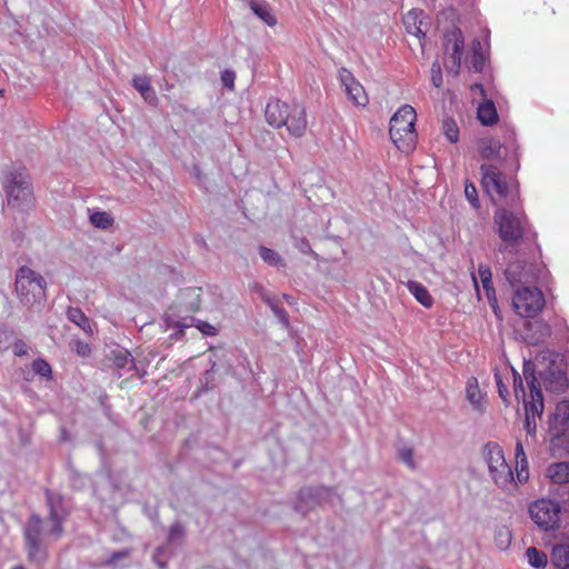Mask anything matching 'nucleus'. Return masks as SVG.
Returning <instances> with one entry per match:
<instances>
[{
    "label": "nucleus",
    "instance_id": "22",
    "mask_svg": "<svg viewBox=\"0 0 569 569\" xmlns=\"http://www.w3.org/2000/svg\"><path fill=\"white\" fill-rule=\"evenodd\" d=\"M550 561L556 569L569 568V545H556L551 550Z\"/></svg>",
    "mask_w": 569,
    "mask_h": 569
},
{
    "label": "nucleus",
    "instance_id": "27",
    "mask_svg": "<svg viewBox=\"0 0 569 569\" xmlns=\"http://www.w3.org/2000/svg\"><path fill=\"white\" fill-rule=\"evenodd\" d=\"M419 13L416 10L409 11L405 18L403 23L407 31L418 38L425 37V33L421 30V21H418Z\"/></svg>",
    "mask_w": 569,
    "mask_h": 569
},
{
    "label": "nucleus",
    "instance_id": "14",
    "mask_svg": "<svg viewBox=\"0 0 569 569\" xmlns=\"http://www.w3.org/2000/svg\"><path fill=\"white\" fill-rule=\"evenodd\" d=\"M340 80L345 87V91L348 96V99L358 107H366L369 103V97L363 88V86L356 80L353 74L342 68L339 71Z\"/></svg>",
    "mask_w": 569,
    "mask_h": 569
},
{
    "label": "nucleus",
    "instance_id": "25",
    "mask_svg": "<svg viewBox=\"0 0 569 569\" xmlns=\"http://www.w3.org/2000/svg\"><path fill=\"white\" fill-rule=\"evenodd\" d=\"M466 396L468 401L476 408L481 409L482 407V395L478 387L476 378H470L467 382Z\"/></svg>",
    "mask_w": 569,
    "mask_h": 569
},
{
    "label": "nucleus",
    "instance_id": "7",
    "mask_svg": "<svg viewBox=\"0 0 569 569\" xmlns=\"http://www.w3.org/2000/svg\"><path fill=\"white\" fill-rule=\"evenodd\" d=\"M523 376L530 390V400H527L522 379L517 372H513L515 395L517 399L521 398L523 400L526 417L531 419H540L545 408L543 396L541 392L540 383L535 376L533 365L531 362H525Z\"/></svg>",
    "mask_w": 569,
    "mask_h": 569
},
{
    "label": "nucleus",
    "instance_id": "42",
    "mask_svg": "<svg viewBox=\"0 0 569 569\" xmlns=\"http://www.w3.org/2000/svg\"><path fill=\"white\" fill-rule=\"evenodd\" d=\"M73 350L77 352V355H79L80 357H83V358L89 357L91 353V348H90L89 343L81 341V340L74 341Z\"/></svg>",
    "mask_w": 569,
    "mask_h": 569
},
{
    "label": "nucleus",
    "instance_id": "48",
    "mask_svg": "<svg viewBox=\"0 0 569 569\" xmlns=\"http://www.w3.org/2000/svg\"><path fill=\"white\" fill-rule=\"evenodd\" d=\"M525 428H526L528 435L535 436L536 430H537V419H533V418L531 419L529 417H526Z\"/></svg>",
    "mask_w": 569,
    "mask_h": 569
},
{
    "label": "nucleus",
    "instance_id": "1",
    "mask_svg": "<svg viewBox=\"0 0 569 569\" xmlns=\"http://www.w3.org/2000/svg\"><path fill=\"white\" fill-rule=\"evenodd\" d=\"M47 503L49 517L46 522L36 515H32L23 530L24 547L28 560L32 563H41L47 560L44 543L57 541L63 533V521L67 512L62 507V498L47 491Z\"/></svg>",
    "mask_w": 569,
    "mask_h": 569
},
{
    "label": "nucleus",
    "instance_id": "29",
    "mask_svg": "<svg viewBox=\"0 0 569 569\" xmlns=\"http://www.w3.org/2000/svg\"><path fill=\"white\" fill-rule=\"evenodd\" d=\"M478 277L480 278L482 287L486 290L488 298L490 299L491 295L495 296V288L491 281L492 273L490 267L487 264H480L478 268Z\"/></svg>",
    "mask_w": 569,
    "mask_h": 569
},
{
    "label": "nucleus",
    "instance_id": "19",
    "mask_svg": "<svg viewBox=\"0 0 569 569\" xmlns=\"http://www.w3.org/2000/svg\"><path fill=\"white\" fill-rule=\"evenodd\" d=\"M132 84L136 90L140 92L142 98L150 104L156 106L158 102V98L156 96V92L152 90L150 86V80L148 77L144 76H136L132 79Z\"/></svg>",
    "mask_w": 569,
    "mask_h": 569
},
{
    "label": "nucleus",
    "instance_id": "44",
    "mask_svg": "<svg viewBox=\"0 0 569 569\" xmlns=\"http://www.w3.org/2000/svg\"><path fill=\"white\" fill-rule=\"evenodd\" d=\"M236 73L231 70H223L221 72V81L224 87L232 90L234 88Z\"/></svg>",
    "mask_w": 569,
    "mask_h": 569
},
{
    "label": "nucleus",
    "instance_id": "30",
    "mask_svg": "<svg viewBox=\"0 0 569 569\" xmlns=\"http://www.w3.org/2000/svg\"><path fill=\"white\" fill-rule=\"evenodd\" d=\"M528 562L533 568H545L548 563L547 555L536 547H529L526 551Z\"/></svg>",
    "mask_w": 569,
    "mask_h": 569
},
{
    "label": "nucleus",
    "instance_id": "4",
    "mask_svg": "<svg viewBox=\"0 0 569 569\" xmlns=\"http://www.w3.org/2000/svg\"><path fill=\"white\" fill-rule=\"evenodd\" d=\"M416 120V110L409 104L400 107L390 119L389 134L401 152L409 153L416 148L418 139Z\"/></svg>",
    "mask_w": 569,
    "mask_h": 569
},
{
    "label": "nucleus",
    "instance_id": "32",
    "mask_svg": "<svg viewBox=\"0 0 569 569\" xmlns=\"http://www.w3.org/2000/svg\"><path fill=\"white\" fill-rule=\"evenodd\" d=\"M259 253H260L261 259L270 266H282L283 264L282 258L280 257V254L270 248L261 246L259 248Z\"/></svg>",
    "mask_w": 569,
    "mask_h": 569
},
{
    "label": "nucleus",
    "instance_id": "31",
    "mask_svg": "<svg viewBox=\"0 0 569 569\" xmlns=\"http://www.w3.org/2000/svg\"><path fill=\"white\" fill-rule=\"evenodd\" d=\"M442 131L451 143H456L459 140V128L453 119H443Z\"/></svg>",
    "mask_w": 569,
    "mask_h": 569
},
{
    "label": "nucleus",
    "instance_id": "17",
    "mask_svg": "<svg viewBox=\"0 0 569 569\" xmlns=\"http://www.w3.org/2000/svg\"><path fill=\"white\" fill-rule=\"evenodd\" d=\"M540 377L546 390L555 393L566 391L568 388V378L565 371L556 368H549L540 372Z\"/></svg>",
    "mask_w": 569,
    "mask_h": 569
},
{
    "label": "nucleus",
    "instance_id": "46",
    "mask_svg": "<svg viewBox=\"0 0 569 569\" xmlns=\"http://www.w3.org/2000/svg\"><path fill=\"white\" fill-rule=\"evenodd\" d=\"M183 527L180 523H174L170 527L169 539L176 540L183 537Z\"/></svg>",
    "mask_w": 569,
    "mask_h": 569
},
{
    "label": "nucleus",
    "instance_id": "49",
    "mask_svg": "<svg viewBox=\"0 0 569 569\" xmlns=\"http://www.w3.org/2000/svg\"><path fill=\"white\" fill-rule=\"evenodd\" d=\"M515 460H516V462L517 461L523 462V460H527V456L525 453V449H523L521 441H517V443H516Z\"/></svg>",
    "mask_w": 569,
    "mask_h": 569
},
{
    "label": "nucleus",
    "instance_id": "24",
    "mask_svg": "<svg viewBox=\"0 0 569 569\" xmlns=\"http://www.w3.org/2000/svg\"><path fill=\"white\" fill-rule=\"evenodd\" d=\"M67 317L71 322H73L79 328H81L86 333H89V335L93 333V328L90 323V320L81 309L70 307L67 310Z\"/></svg>",
    "mask_w": 569,
    "mask_h": 569
},
{
    "label": "nucleus",
    "instance_id": "16",
    "mask_svg": "<svg viewBox=\"0 0 569 569\" xmlns=\"http://www.w3.org/2000/svg\"><path fill=\"white\" fill-rule=\"evenodd\" d=\"M550 336L551 328L543 320L537 319L525 325L523 339L529 345L537 346L543 343Z\"/></svg>",
    "mask_w": 569,
    "mask_h": 569
},
{
    "label": "nucleus",
    "instance_id": "50",
    "mask_svg": "<svg viewBox=\"0 0 569 569\" xmlns=\"http://www.w3.org/2000/svg\"><path fill=\"white\" fill-rule=\"evenodd\" d=\"M127 555H128L127 552H121V553L120 552H116V553L112 555L111 561H116L117 559L126 557Z\"/></svg>",
    "mask_w": 569,
    "mask_h": 569
},
{
    "label": "nucleus",
    "instance_id": "18",
    "mask_svg": "<svg viewBox=\"0 0 569 569\" xmlns=\"http://www.w3.org/2000/svg\"><path fill=\"white\" fill-rule=\"evenodd\" d=\"M551 426L559 428L556 431L557 435H560L567 427H569V400H561L557 403Z\"/></svg>",
    "mask_w": 569,
    "mask_h": 569
},
{
    "label": "nucleus",
    "instance_id": "6",
    "mask_svg": "<svg viewBox=\"0 0 569 569\" xmlns=\"http://www.w3.org/2000/svg\"><path fill=\"white\" fill-rule=\"evenodd\" d=\"M47 282L44 278L27 266L16 272V291L20 302L28 307L41 306L46 301Z\"/></svg>",
    "mask_w": 569,
    "mask_h": 569
},
{
    "label": "nucleus",
    "instance_id": "33",
    "mask_svg": "<svg viewBox=\"0 0 569 569\" xmlns=\"http://www.w3.org/2000/svg\"><path fill=\"white\" fill-rule=\"evenodd\" d=\"M32 370L39 377L51 380L52 379V369L48 361L44 359H37L32 362Z\"/></svg>",
    "mask_w": 569,
    "mask_h": 569
},
{
    "label": "nucleus",
    "instance_id": "5",
    "mask_svg": "<svg viewBox=\"0 0 569 569\" xmlns=\"http://www.w3.org/2000/svg\"><path fill=\"white\" fill-rule=\"evenodd\" d=\"M481 457L495 485L503 491L512 492L516 489L515 475L505 458L502 447L490 441L482 447Z\"/></svg>",
    "mask_w": 569,
    "mask_h": 569
},
{
    "label": "nucleus",
    "instance_id": "34",
    "mask_svg": "<svg viewBox=\"0 0 569 569\" xmlns=\"http://www.w3.org/2000/svg\"><path fill=\"white\" fill-rule=\"evenodd\" d=\"M511 532L507 527H501L496 531L495 541L499 549L505 550L511 542Z\"/></svg>",
    "mask_w": 569,
    "mask_h": 569
},
{
    "label": "nucleus",
    "instance_id": "10",
    "mask_svg": "<svg viewBox=\"0 0 569 569\" xmlns=\"http://www.w3.org/2000/svg\"><path fill=\"white\" fill-rule=\"evenodd\" d=\"M481 186L492 202L508 198L511 192V184L508 178L493 164L483 163L480 166Z\"/></svg>",
    "mask_w": 569,
    "mask_h": 569
},
{
    "label": "nucleus",
    "instance_id": "8",
    "mask_svg": "<svg viewBox=\"0 0 569 569\" xmlns=\"http://www.w3.org/2000/svg\"><path fill=\"white\" fill-rule=\"evenodd\" d=\"M477 149L483 160H502L512 169H519V146L512 134L503 144L492 138H482L478 141Z\"/></svg>",
    "mask_w": 569,
    "mask_h": 569
},
{
    "label": "nucleus",
    "instance_id": "15",
    "mask_svg": "<svg viewBox=\"0 0 569 569\" xmlns=\"http://www.w3.org/2000/svg\"><path fill=\"white\" fill-rule=\"evenodd\" d=\"M506 278L511 284L516 283H533L538 276L532 264L515 261L508 264L506 269Z\"/></svg>",
    "mask_w": 569,
    "mask_h": 569
},
{
    "label": "nucleus",
    "instance_id": "2",
    "mask_svg": "<svg viewBox=\"0 0 569 569\" xmlns=\"http://www.w3.org/2000/svg\"><path fill=\"white\" fill-rule=\"evenodd\" d=\"M266 121L274 129L284 128L290 137L301 138L308 126L307 112L299 103L270 100L264 110Z\"/></svg>",
    "mask_w": 569,
    "mask_h": 569
},
{
    "label": "nucleus",
    "instance_id": "45",
    "mask_svg": "<svg viewBox=\"0 0 569 569\" xmlns=\"http://www.w3.org/2000/svg\"><path fill=\"white\" fill-rule=\"evenodd\" d=\"M196 327L206 336H216L218 332L214 326L206 321H198Z\"/></svg>",
    "mask_w": 569,
    "mask_h": 569
},
{
    "label": "nucleus",
    "instance_id": "40",
    "mask_svg": "<svg viewBox=\"0 0 569 569\" xmlns=\"http://www.w3.org/2000/svg\"><path fill=\"white\" fill-rule=\"evenodd\" d=\"M399 459L410 468H415L413 450L411 448H402L399 450Z\"/></svg>",
    "mask_w": 569,
    "mask_h": 569
},
{
    "label": "nucleus",
    "instance_id": "26",
    "mask_svg": "<svg viewBox=\"0 0 569 569\" xmlns=\"http://www.w3.org/2000/svg\"><path fill=\"white\" fill-rule=\"evenodd\" d=\"M250 8L254 14H257L268 26L273 27L277 24V19L272 14L270 7L267 3H258L252 1L250 3Z\"/></svg>",
    "mask_w": 569,
    "mask_h": 569
},
{
    "label": "nucleus",
    "instance_id": "28",
    "mask_svg": "<svg viewBox=\"0 0 569 569\" xmlns=\"http://www.w3.org/2000/svg\"><path fill=\"white\" fill-rule=\"evenodd\" d=\"M111 360L113 361V365L118 369H123L127 366L130 365V369H137L134 359L131 357L130 352L127 350H113L111 352Z\"/></svg>",
    "mask_w": 569,
    "mask_h": 569
},
{
    "label": "nucleus",
    "instance_id": "38",
    "mask_svg": "<svg viewBox=\"0 0 569 569\" xmlns=\"http://www.w3.org/2000/svg\"><path fill=\"white\" fill-rule=\"evenodd\" d=\"M14 339V332L12 330H0V351H6L12 346Z\"/></svg>",
    "mask_w": 569,
    "mask_h": 569
},
{
    "label": "nucleus",
    "instance_id": "53",
    "mask_svg": "<svg viewBox=\"0 0 569 569\" xmlns=\"http://www.w3.org/2000/svg\"><path fill=\"white\" fill-rule=\"evenodd\" d=\"M472 280L475 281V284L477 286V279L475 276H472Z\"/></svg>",
    "mask_w": 569,
    "mask_h": 569
},
{
    "label": "nucleus",
    "instance_id": "11",
    "mask_svg": "<svg viewBox=\"0 0 569 569\" xmlns=\"http://www.w3.org/2000/svg\"><path fill=\"white\" fill-rule=\"evenodd\" d=\"M545 297L538 288H519L512 297L515 311L523 318H532L545 307Z\"/></svg>",
    "mask_w": 569,
    "mask_h": 569
},
{
    "label": "nucleus",
    "instance_id": "3",
    "mask_svg": "<svg viewBox=\"0 0 569 569\" xmlns=\"http://www.w3.org/2000/svg\"><path fill=\"white\" fill-rule=\"evenodd\" d=\"M493 222L497 227V232L505 247L500 251L506 250L508 247L518 246L526 237L529 230V220L523 211H511L507 208H498L493 214Z\"/></svg>",
    "mask_w": 569,
    "mask_h": 569
},
{
    "label": "nucleus",
    "instance_id": "9",
    "mask_svg": "<svg viewBox=\"0 0 569 569\" xmlns=\"http://www.w3.org/2000/svg\"><path fill=\"white\" fill-rule=\"evenodd\" d=\"M561 505L552 499L541 498L529 506L532 521L543 531L556 530L561 522Z\"/></svg>",
    "mask_w": 569,
    "mask_h": 569
},
{
    "label": "nucleus",
    "instance_id": "12",
    "mask_svg": "<svg viewBox=\"0 0 569 569\" xmlns=\"http://www.w3.org/2000/svg\"><path fill=\"white\" fill-rule=\"evenodd\" d=\"M7 193L8 204L17 208L30 206L33 202V193L29 177L23 172L10 174Z\"/></svg>",
    "mask_w": 569,
    "mask_h": 569
},
{
    "label": "nucleus",
    "instance_id": "37",
    "mask_svg": "<svg viewBox=\"0 0 569 569\" xmlns=\"http://www.w3.org/2000/svg\"><path fill=\"white\" fill-rule=\"evenodd\" d=\"M465 196L475 209H478L480 207L478 191H477L476 186L472 182H466Z\"/></svg>",
    "mask_w": 569,
    "mask_h": 569
},
{
    "label": "nucleus",
    "instance_id": "35",
    "mask_svg": "<svg viewBox=\"0 0 569 569\" xmlns=\"http://www.w3.org/2000/svg\"><path fill=\"white\" fill-rule=\"evenodd\" d=\"M529 479V468H528V460L517 461L516 462V489L518 488V485L525 483Z\"/></svg>",
    "mask_w": 569,
    "mask_h": 569
},
{
    "label": "nucleus",
    "instance_id": "39",
    "mask_svg": "<svg viewBox=\"0 0 569 569\" xmlns=\"http://www.w3.org/2000/svg\"><path fill=\"white\" fill-rule=\"evenodd\" d=\"M431 81L437 88L441 87L442 84L441 67L438 61H435L431 66Z\"/></svg>",
    "mask_w": 569,
    "mask_h": 569
},
{
    "label": "nucleus",
    "instance_id": "20",
    "mask_svg": "<svg viewBox=\"0 0 569 569\" xmlns=\"http://www.w3.org/2000/svg\"><path fill=\"white\" fill-rule=\"evenodd\" d=\"M477 117H478V120L483 126H492V124L497 123L499 120L496 106L490 100H487L479 104V107L477 109Z\"/></svg>",
    "mask_w": 569,
    "mask_h": 569
},
{
    "label": "nucleus",
    "instance_id": "51",
    "mask_svg": "<svg viewBox=\"0 0 569 569\" xmlns=\"http://www.w3.org/2000/svg\"><path fill=\"white\" fill-rule=\"evenodd\" d=\"M61 438H62L63 440H67V439H68V437H67V431H66L64 429H62V436H61Z\"/></svg>",
    "mask_w": 569,
    "mask_h": 569
},
{
    "label": "nucleus",
    "instance_id": "23",
    "mask_svg": "<svg viewBox=\"0 0 569 569\" xmlns=\"http://www.w3.org/2000/svg\"><path fill=\"white\" fill-rule=\"evenodd\" d=\"M547 476L552 482L562 485L569 482V462H556L548 467Z\"/></svg>",
    "mask_w": 569,
    "mask_h": 569
},
{
    "label": "nucleus",
    "instance_id": "13",
    "mask_svg": "<svg viewBox=\"0 0 569 569\" xmlns=\"http://www.w3.org/2000/svg\"><path fill=\"white\" fill-rule=\"evenodd\" d=\"M445 50L449 53L450 66L448 69L455 73L459 72L461 66V57L465 48V38L461 30L453 29L445 36Z\"/></svg>",
    "mask_w": 569,
    "mask_h": 569
},
{
    "label": "nucleus",
    "instance_id": "43",
    "mask_svg": "<svg viewBox=\"0 0 569 569\" xmlns=\"http://www.w3.org/2000/svg\"><path fill=\"white\" fill-rule=\"evenodd\" d=\"M495 380H496V385H497V388H498V392H499L500 398H501L505 402H507V400H508V396H509V391H508L507 386L503 383L502 378H501V375H500L499 372H496V373H495Z\"/></svg>",
    "mask_w": 569,
    "mask_h": 569
},
{
    "label": "nucleus",
    "instance_id": "21",
    "mask_svg": "<svg viewBox=\"0 0 569 569\" xmlns=\"http://www.w3.org/2000/svg\"><path fill=\"white\" fill-rule=\"evenodd\" d=\"M406 286H407L408 290L410 291V293L416 298V300L418 302H420L423 307H426V308L432 307L433 298L431 297V295L429 293V291L422 283H420L418 281L409 280L406 283Z\"/></svg>",
    "mask_w": 569,
    "mask_h": 569
},
{
    "label": "nucleus",
    "instance_id": "41",
    "mask_svg": "<svg viewBox=\"0 0 569 569\" xmlns=\"http://www.w3.org/2000/svg\"><path fill=\"white\" fill-rule=\"evenodd\" d=\"M12 351L18 357L26 356L28 353V346L23 340L14 337L12 340Z\"/></svg>",
    "mask_w": 569,
    "mask_h": 569
},
{
    "label": "nucleus",
    "instance_id": "52",
    "mask_svg": "<svg viewBox=\"0 0 569 569\" xmlns=\"http://www.w3.org/2000/svg\"><path fill=\"white\" fill-rule=\"evenodd\" d=\"M11 569H26V567H23L22 565H17V566L12 567Z\"/></svg>",
    "mask_w": 569,
    "mask_h": 569
},
{
    "label": "nucleus",
    "instance_id": "36",
    "mask_svg": "<svg viewBox=\"0 0 569 569\" xmlns=\"http://www.w3.org/2000/svg\"><path fill=\"white\" fill-rule=\"evenodd\" d=\"M90 221L98 228H108L112 226L113 218L107 212H94L90 216Z\"/></svg>",
    "mask_w": 569,
    "mask_h": 569
},
{
    "label": "nucleus",
    "instance_id": "47",
    "mask_svg": "<svg viewBox=\"0 0 569 569\" xmlns=\"http://www.w3.org/2000/svg\"><path fill=\"white\" fill-rule=\"evenodd\" d=\"M274 315L280 319V321L284 325V326H288L289 325V320H288V313L287 311L281 308V307H278V306H271Z\"/></svg>",
    "mask_w": 569,
    "mask_h": 569
}]
</instances>
